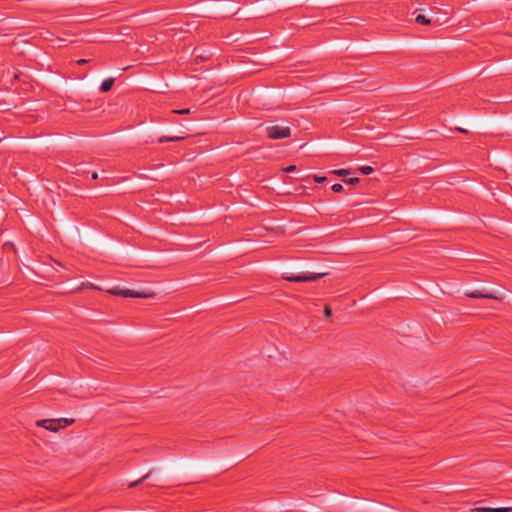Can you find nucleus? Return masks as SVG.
I'll list each match as a JSON object with an SVG mask.
<instances>
[{
	"instance_id": "1",
	"label": "nucleus",
	"mask_w": 512,
	"mask_h": 512,
	"mask_svg": "<svg viewBox=\"0 0 512 512\" xmlns=\"http://www.w3.org/2000/svg\"><path fill=\"white\" fill-rule=\"evenodd\" d=\"M326 273H301L299 275H294L290 273H284L283 279L290 282H311L318 280L324 277Z\"/></svg>"
},
{
	"instance_id": "2",
	"label": "nucleus",
	"mask_w": 512,
	"mask_h": 512,
	"mask_svg": "<svg viewBox=\"0 0 512 512\" xmlns=\"http://www.w3.org/2000/svg\"><path fill=\"white\" fill-rule=\"evenodd\" d=\"M449 18L447 17V13H444L443 16L429 15L425 16L422 14H418L415 18V21L421 25H434L440 26L447 23Z\"/></svg>"
},
{
	"instance_id": "3",
	"label": "nucleus",
	"mask_w": 512,
	"mask_h": 512,
	"mask_svg": "<svg viewBox=\"0 0 512 512\" xmlns=\"http://www.w3.org/2000/svg\"><path fill=\"white\" fill-rule=\"evenodd\" d=\"M266 135L273 140L288 138L291 136V129L287 126L273 125L266 127Z\"/></svg>"
},
{
	"instance_id": "4",
	"label": "nucleus",
	"mask_w": 512,
	"mask_h": 512,
	"mask_svg": "<svg viewBox=\"0 0 512 512\" xmlns=\"http://www.w3.org/2000/svg\"><path fill=\"white\" fill-rule=\"evenodd\" d=\"M110 294L112 295H116V296H122V297H133V298H152L154 296L153 293H149V292H137V291H134V290H130V289H123V290H120V289H111L108 291Z\"/></svg>"
},
{
	"instance_id": "5",
	"label": "nucleus",
	"mask_w": 512,
	"mask_h": 512,
	"mask_svg": "<svg viewBox=\"0 0 512 512\" xmlns=\"http://www.w3.org/2000/svg\"><path fill=\"white\" fill-rule=\"evenodd\" d=\"M36 425L43 427L51 432H57L61 429V420L59 419H42L36 422Z\"/></svg>"
},
{
	"instance_id": "6",
	"label": "nucleus",
	"mask_w": 512,
	"mask_h": 512,
	"mask_svg": "<svg viewBox=\"0 0 512 512\" xmlns=\"http://www.w3.org/2000/svg\"><path fill=\"white\" fill-rule=\"evenodd\" d=\"M466 296L471 297V298H487V299H495V300H500L502 298L501 296H498L495 293H491V292H488L485 290H475V291L467 292Z\"/></svg>"
},
{
	"instance_id": "7",
	"label": "nucleus",
	"mask_w": 512,
	"mask_h": 512,
	"mask_svg": "<svg viewBox=\"0 0 512 512\" xmlns=\"http://www.w3.org/2000/svg\"><path fill=\"white\" fill-rule=\"evenodd\" d=\"M512 511V507H502V508H490V507H477L473 509V512H510Z\"/></svg>"
},
{
	"instance_id": "8",
	"label": "nucleus",
	"mask_w": 512,
	"mask_h": 512,
	"mask_svg": "<svg viewBox=\"0 0 512 512\" xmlns=\"http://www.w3.org/2000/svg\"><path fill=\"white\" fill-rule=\"evenodd\" d=\"M114 82H115V79H114V78H112V77L105 79V80L101 83V85H100V88H99V89H100V91H101L102 93H106V92L110 91V90H111V88H112V86L114 85Z\"/></svg>"
},
{
	"instance_id": "9",
	"label": "nucleus",
	"mask_w": 512,
	"mask_h": 512,
	"mask_svg": "<svg viewBox=\"0 0 512 512\" xmlns=\"http://www.w3.org/2000/svg\"><path fill=\"white\" fill-rule=\"evenodd\" d=\"M186 136H161L158 138V143H165L170 141H181L184 140Z\"/></svg>"
},
{
	"instance_id": "10",
	"label": "nucleus",
	"mask_w": 512,
	"mask_h": 512,
	"mask_svg": "<svg viewBox=\"0 0 512 512\" xmlns=\"http://www.w3.org/2000/svg\"><path fill=\"white\" fill-rule=\"evenodd\" d=\"M152 474V470H150L148 473H146L145 475H143L140 479L136 480V481H133L131 483H129L128 487L129 488H134L136 486H138L140 483H142L143 481H145L146 479H148Z\"/></svg>"
},
{
	"instance_id": "11",
	"label": "nucleus",
	"mask_w": 512,
	"mask_h": 512,
	"mask_svg": "<svg viewBox=\"0 0 512 512\" xmlns=\"http://www.w3.org/2000/svg\"><path fill=\"white\" fill-rule=\"evenodd\" d=\"M444 13H447V15H449V12L448 11H443L441 10L440 8L438 7H431L430 8V15H436V16H443ZM449 18V16H447Z\"/></svg>"
},
{
	"instance_id": "12",
	"label": "nucleus",
	"mask_w": 512,
	"mask_h": 512,
	"mask_svg": "<svg viewBox=\"0 0 512 512\" xmlns=\"http://www.w3.org/2000/svg\"><path fill=\"white\" fill-rule=\"evenodd\" d=\"M359 171L361 173H363L364 175H369V174H371L374 171V169L371 166H361L359 168Z\"/></svg>"
},
{
	"instance_id": "13",
	"label": "nucleus",
	"mask_w": 512,
	"mask_h": 512,
	"mask_svg": "<svg viewBox=\"0 0 512 512\" xmlns=\"http://www.w3.org/2000/svg\"><path fill=\"white\" fill-rule=\"evenodd\" d=\"M331 173L335 174V175H338V176H346V175L350 174V170H348V169H338V170H333Z\"/></svg>"
},
{
	"instance_id": "14",
	"label": "nucleus",
	"mask_w": 512,
	"mask_h": 512,
	"mask_svg": "<svg viewBox=\"0 0 512 512\" xmlns=\"http://www.w3.org/2000/svg\"><path fill=\"white\" fill-rule=\"evenodd\" d=\"M59 420H61V428L71 425L74 422V419L68 418H59Z\"/></svg>"
},
{
	"instance_id": "15",
	"label": "nucleus",
	"mask_w": 512,
	"mask_h": 512,
	"mask_svg": "<svg viewBox=\"0 0 512 512\" xmlns=\"http://www.w3.org/2000/svg\"><path fill=\"white\" fill-rule=\"evenodd\" d=\"M331 189L335 192V193H340L344 190V187L340 184V183H335L332 185Z\"/></svg>"
},
{
	"instance_id": "16",
	"label": "nucleus",
	"mask_w": 512,
	"mask_h": 512,
	"mask_svg": "<svg viewBox=\"0 0 512 512\" xmlns=\"http://www.w3.org/2000/svg\"><path fill=\"white\" fill-rule=\"evenodd\" d=\"M343 181L347 184L355 185V184L359 183L360 179L357 177H352V178L344 179Z\"/></svg>"
},
{
	"instance_id": "17",
	"label": "nucleus",
	"mask_w": 512,
	"mask_h": 512,
	"mask_svg": "<svg viewBox=\"0 0 512 512\" xmlns=\"http://www.w3.org/2000/svg\"><path fill=\"white\" fill-rule=\"evenodd\" d=\"M172 113L181 114V115L189 114L190 108H185V109H180V110H172Z\"/></svg>"
},
{
	"instance_id": "18",
	"label": "nucleus",
	"mask_w": 512,
	"mask_h": 512,
	"mask_svg": "<svg viewBox=\"0 0 512 512\" xmlns=\"http://www.w3.org/2000/svg\"><path fill=\"white\" fill-rule=\"evenodd\" d=\"M313 179L316 183H323L326 180L325 176L314 175Z\"/></svg>"
},
{
	"instance_id": "19",
	"label": "nucleus",
	"mask_w": 512,
	"mask_h": 512,
	"mask_svg": "<svg viewBox=\"0 0 512 512\" xmlns=\"http://www.w3.org/2000/svg\"><path fill=\"white\" fill-rule=\"evenodd\" d=\"M324 313L326 317H330L332 315V310L328 305L325 306Z\"/></svg>"
},
{
	"instance_id": "20",
	"label": "nucleus",
	"mask_w": 512,
	"mask_h": 512,
	"mask_svg": "<svg viewBox=\"0 0 512 512\" xmlns=\"http://www.w3.org/2000/svg\"><path fill=\"white\" fill-rule=\"evenodd\" d=\"M88 62H89V60H88V59H84V58L79 59V60H77V61H76V63H77L78 65H84V64H86V63H88Z\"/></svg>"
},
{
	"instance_id": "21",
	"label": "nucleus",
	"mask_w": 512,
	"mask_h": 512,
	"mask_svg": "<svg viewBox=\"0 0 512 512\" xmlns=\"http://www.w3.org/2000/svg\"><path fill=\"white\" fill-rule=\"evenodd\" d=\"M294 170H296V166L295 165H290V166H288V167H286L284 169L285 172H292Z\"/></svg>"
},
{
	"instance_id": "22",
	"label": "nucleus",
	"mask_w": 512,
	"mask_h": 512,
	"mask_svg": "<svg viewBox=\"0 0 512 512\" xmlns=\"http://www.w3.org/2000/svg\"><path fill=\"white\" fill-rule=\"evenodd\" d=\"M92 179H94V180L98 179V174H97V172H93V173H92Z\"/></svg>"
},
{
	"instance_id": "23",
	"label": "nucleus",
	"mask_w": 512,
	"mask_h": 512,
	"mask_svg": "<svg viewBox=\"0 0 512 512\" xmlns=\"http://www.w3.org/2000/svg\"><path fill=\"white\" fill-rule=\"evenodd\" d=\"M19 77H20L19 74H17V73L14 74V80H19Z\"/></svg>"
},
{
	"instance_id": "24",
	"label": "nucleus",
	"mask_w": 512,
	"mask_h": 512,
	"mask_svg": "<svg viewBox=\"0 0 512 512\" xmlns=\"http://www.w3.org/2000/svg\"><path fill=\"white\" fill-rule=\"evenodd\" d=\"M458 131L460 132H466V130L462 129V128H457Z\"/></svg>"
}]
</instances>
